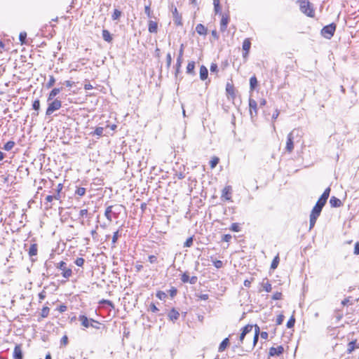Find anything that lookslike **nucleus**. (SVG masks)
<instances>
[{
    "label": "nucleus",
    "instance_id": "60",
    "mask_svg": "<svg viewBox=\"0 0 359 359\" xmlns=\"http://www.w3.org/2000/svg\"><path fill=\"white\" fill-rule=\"evenodd\" d=\"M353 253L355 255H359V241L357 242L355 244V246H354V252Z\"/></svg>",
    "mask_w": 359,
    "mask_h": 359
},
{
    "label": "nucleus",
    "instance_id": "32",
    "mask_svg": "<svg viewBox=\"0 0 359 359\" xmlns=\"http://www.w3.org/2000/svg\"><path fill=\"white\" fill-rule=\"evenodd\" d=\"M214 11L216 14L221 12V7L219 5V0H213Z\"/></svg>",
    "mask_w": 359,
    "mask_h": 359
},
{
    "label": "nucleus",
    "instance_id": "31",
    "mask_svg": "<svg viewBox=\"0 0 359 359\" xmlns=\"http://www.w3.org/2000/svg\"><path fill=\"white\" fill-rule=\"evenodd\" d=\"M257 85V78L253 76L250 79V88L251 90H253Z\"/></svg>",
    "mask_w": 359,
    "mask_h": 359
},
{
    "label": "nucleus",
    "instance_id": "51",
    "mask_svg": "<svg viewBox=\"0 0 359 359\" xmlns=\"http://www.w3.org/2000/svg\"><path fill=\"white\" fill-rule=\"evenodd\" d=\"M284 318L285 316L283 315V314H280L277 316V318H276V324L277 325H280L283 323V320H284Z\"/></svg>",
    "mask_w": 359,
    "mask_h": 359
},
{
    "label": "nucleus",
    "instance_id": "16",
    "mask_svg": "<svg viewBox=\"0 0 359 359\" xmlns=\"http://www.w3.org/2000/svg\"><path fill=\"white\" fill-rule=\"evenodd\" d=\"M249 107L250 111V114L252 116V111H255V114H257V102L252 99H249Z\"/></svg>",
    "mask_w": 359,
    "mask_h": 359
},
{
    "label": "nucleus",
    "instance_id": "30",
    "mask_svg": "<svg viewBox=\"0 0 359 359\" xmlns=\"http://www.w3.org/2000/svg\"><path fill=\"white\" fill-rule=\"evenodd\" d=\"M112 208L113 206L112 205H110L109 207H107L105 210V212H104V216L106 217V218L109 221V222H111L112 219H111V214L112 213Z\"/></svg>",
    "mask_w": 359,
    "mask_h": 359
},
{
    "label": "nucleus",
    "instance_id": "20",
    "mask_svg": "<svg viewBox=\"0 0 359 359\" xmlns=\"http://www.w3.org/2000/svg\"><path fill=\"white\" fill-rule=\"evenodd\" d=\"M196 32L200 35H206L207 28L202 24H198L196 27Z\"/></svg>",
    "mask_w": 359,
    "mask_h": 359
},
{
    "label": "nucleus",
    "instance_id": "62",
    "mask_svg": "<svg viewBox=\"0 0 359 359\" xmlns=\"http://www.w3.org/2000/svg\"><path fill=\"white\" fill-rule=\"evenodd\" d=\"M87 215H88L87 209H82L79 212V215L82 217L87 216Z\"/></svg>",
    "mask_w": 359,
    "mask_h": 359
},
{
    "label": "nucleus",
    "instance_id": "45",
    "mask_svg": "<svg viewBox=\"0 0 359 359\" xmlns=\"http://www.w3.org/2000/svg\"><path fill=\"white\" fill-rule=\"evenodd\" d=\"M144 13L147 15L148 18H152V12L150 8V6H145L144 7Z\"/></svg>",
    "mask_w": 359,
    "mask_h": 359
},
{
    "label": "nucleus",
    "instance_id": "3",
    "mask_svg": "<svg viewBox=\"0 0 359 359\" xmlns=\"http://www.w3.org/2000/svg\"><path fill=\"white\" fill-rule=\"evenodd\" d=\"M300 11L309 17H313L315 12L312 4L308 0H298Z\"/></svg>",
    "mask_w": 359,
    "mask_h": 359
},
{
    "label": "nucleus",
    "instance_id": "18",
    "mask_svg": "<svg viewBox=\"0 0 359 359\" xmlns=\"http://www.w3.org/2000/svg\"><path fill=\"white\" fill-rule=\"evenodd\" d=\"M330 204L332 208H338L341 205V201L335 196H332L330 200Z\"/></svg>",
    "mask_w": 359,
    "mask_h": 359
},
{
    "label": "nucleus",
    "instance_id": "44",
    "mask_svg": "<svg viewBox=\"0 0 359 359\" xmlns=\"http://www.w3.org/2000/svg\"><path fill=\"white\" fill-rule=\"evenodd\" d=\"M294 323H295V318H294V316H292L289 320L287 321V327L288 328H292L294 327Z\"/></svg>",
    "mask_w": 359,
    "mask_h": 359
},
{
    "label": "nucleus",
    "instance_id": "27",
    "mask_svg": "<svg viewBox=\"0 0 359 359\" xmlns=\"http://www.w3.org/2000/svg\"><path fill=\"white\" fill-rule=\"evenodd\" d=\"M262 286L263 287V289L266 292H269L271 291V289H272L271 285L267 279L263 280V282L262 283Z\"/></svg>",
    "mask_w": 359,
    "mask_h": 359
},
{
    "label": "nucleus",
    "instance_id": "36",
    "mask_svg": "<svg viewBox=\"0 0 359 359\" xmlns=\"http://www.w3.org/2000/svg\"><path fill=\"white\" fill-rule=\"evenodd\" d=\"M278 263H279V257H278V255H277L273 259L271 265V268L273 269H276L278 265Z\"/></svg>",
    "mask_w": 359,
    "mask_h": 359
},
{
    "label": "nucleus",
    "instance_id": "34",
    "mask_svg": "<svg viewBox=\"0 0 359 359\" xmlns=\"http://www.w3.org/2000/svg\"><path fill=\"white\" fill-rule=\"evenodd\" d=\"M55 83V79L54 76H49V81L46 83V87L47 88H50L51 87L53 86Z\"/></svg>",
    "mask_w": 359,
    "mask_h": 359
},
{
    "label": "nucleus",
    "instance_id": "47",
    "mask_svg": "<svg viewBox=\"0 0 359 359\" xmlns=\"http://www.w3.org/2000/svg\"><path fill=\"white\" fill-rule=\"evenodd\" d=\"M85 262V260L84 259H83L82 257H78L74 263L78 266H82L83 265Z\"/></svg>",
    "mask_w": 359,
    "mask_h": 359
},
{
    "label": "nucleus",
    "instance_id": "54",
    "mask_svg": "<svg viewBox=\"0 0 359 359\" xmlns=\"http://www.w3.org/2000/svg\"><path fill=\"white\" fill-rule=\"evenodd\" d=\"M213 264L217 269H220L223 266V262L220 260H216L213 262Z\"/></svg>",
    "mask_w": 359,
    "mask_h": 359
},
{
    "label": "nucleus",
    "instance_id": "42",
    "mask_svg": "<svg viewBox=\"0 0 359 359\" xmlns=\"http://www.w3.org/2000/svg\"><path fill=\"white\" fill-rule=\"evenodd\" d=\"M189 279H190V277H189V274H188L187 273H184L182 275L181 280H182L184 283H189Z\"/></svg>",
    "mask_w": 359,
    "mask_h": 359
},
{
    "label": "nucleus",
    "instance_id": "29",
    "mask_svg": "<svg viewBox=\"0 0 359 359\" xmlns=\"http://www.w3.org/2000/svg\"><path fill=\"white\" fill-rule=\"evenodd\" d=\"M62 188H63L62 184L60 183V184H57V189L55 190V194H54L55 200H60V198H61L60 192H61Z\"/></svg>",
    "mask_w": 359,
    "mask_h": 359
},
{
    "label": "nucleus",
    "instance_id": "10",
    "mask_svg": "<svg viewBox=\"0 0 359 359\" xmlns=\"http://www.w3.org/2000/svg\"><path fill=\"white\" fill-rule=\"evenodd\" d=\"M171 11H172V18H173L175 24L177 26L182 25V16L178 13L177 8L175 7V8H172Z\"/></svg>",
    "mask_w": 359,
    "mask_h": 359
},
{
    "label": "nucleus",
    "instance_id": "28",
    "mask_svg": "<svg viewBox=\"0 0 359 359\" xmlns=\"http://www.w3.org/2000/svg\"><path fill=\"white\" fill-rule=\"evenodd\" d=\"M195 62L194 61L189 62L187 66V73L192 74L194 73Z\"/></svg>",
    "mask_w": 359,
    "mask_h": 359
},
{
    "label": "nucleus",
    "instance_id": "41",
    "mask_svg": "<svg viewBox=\"0 0 359 359\" xmlns=\"http://www.w3.org/2000/svg\"><path fill=\"white\" fill-rule=\"evenodd\" d=\"M26 37H27V33L25 32H22L20 33L19 39L21 42V44H23L25 43Z\"/></svg>",
    "mask_w": 359,
    "mask_h": 359
},
{
    "label": "nucleus",
    "instance_id": "38",
    "mask_svg": "<svg viewBox=\"0 0 359 359\" xmlns=\"http://www.w3.org/2000/svg\"><path fill=\"white\" fill-rule=\"evenodd\" d=\"M49 311H50V309L47 306H45L41 310V316L43 317V318H46L48 316L49 314Z\"/></svg>",
    "mask_w": 359,
    "mask_h": 359
},
{
    "label": "nucleus",
    "instance_id": "35",
    "mask_svg": "<svg viewBox=\"0 0 359 359\" xmlns=\"http://www.w3.org/2000/svg\"><path fill=\"white\" fill-rule=\"evenodd\" d=\"M121 12L118 9H115L111 15V18L113 20H118V18L121 17Z\"/></svg>",
    "mask_w": 359,
    "mask_h": 359
},
{
    "label": "nucleus",
    "instance_id": "63",
    "mask_svg": "<svg viewBox=\"0 0 359 359\" xmlns=\"http://www.w3.org/2000/svg\"><path fill=\"white\" fill-rule=\"evenodd\" d=\"M169 292H170V294L172 297H175L177 294V289L175 288V287H172L170 290H169Z\"/></svg>",
    "mask_w": 359,
    "mask_h": 359
},
{
    "label": "nucleus",
    "instance_id": "39",
    "mask_svg": "<svg viewBox=\"0 0 359 359\" xmlns=\"http://www.w3.org/2000/svg\"><path fill=\"white\" fill-rule=\"evenodd\" d=\"M219 163V158L217 157H214L210 161V165L212 168H214L217 163Z\"/></svg>",
    "mask_w": 359,
    "mask_h": 359
},
{
    "label": "nucleus",
    "instance_id": "49",
    "mask_svg": "<svg viewBox=\"0 0 359 359\" xmlns=\"http://www.w3.org/2000/svg\"><path fill=\"white\" fill-rule=\"evenodd\" d=\"M32 107L34 110L38 111L40 109V101L39 100H34L32 104Z\"/></svg>",
    "mask_w": 359,
    "mask_h": 359
},
{
    "label": "nucleus",
    "instance_id": "37",
    "mask_svg": "<svg viewBox=\"0 0 359 359\" xmlns=\"http://www.w3.org/2000/svg\"><path fill=\"white\" fill-rule=\"evenodd\" d=\"M75 193L79 196H83L86 194V189L83 187H79L76 189Z\"/></svg>",
    "mask_w": 359,
    "mask_h": 359
},
{
    "label": "nucleus",
    "instance_id": "6",
    "mask_svg": "<svg viewBox=\"0 0 359 359\" xmlns=\"http://www.w3.org/2000/svg\"><path fill=\"white\" fill-rule=\"evenodd\" d=\"M336 30V25L331 23L328 25L325 26L321 30V34L326 39H331Z\"/></svg>",
    "mask_w": 359,
    "mask_h": 359
},
{
    "label": "nucleus",
    "instance_id": "64",
    "mask_svg": "<svg viewBox=\"0 0 359 359\" xmlns=\"http://www.w3.org/2000/svg\"><path fill=\"white\" fill-rule=\"evenodd\" d=\"M231 239V236L230 234H225L223 236L222 241L225 242H229Z\"/></svg>",
    "mask_w": 359,
    "mask_h": 359
},
{
    "label": "nucleus",
    "instance_id": "24",
    "mask_svg": "<svg viewBox=\"0 0 359 359\" xmlns=\"http://www.w3.org/2000/svg\"><path fill=\"white\" fill-rule=\"evenodd\" d=\"M102 38L105 41L109 43L111 42L113 39L110 32L107 29L102 30Z\"/></svg>",
    "mask_w": 359,
    "mask_h": 359
},
{
    "label": "nucleus",
    "instance_id": "46",
    "mask_svg": "<svg viewBox=\"0 0 359 359\" xmlns=\"http://www.w3.org/2000/svg\"><path fill=\"white\" fill-rule=\"evenodd\" d=\"M156 297L159 299L163 300L166 297V294L163 291H158L156 294Z\"/></svg>",
    "mask_w": 359,
    "mask_h": 359
},
{
    "label": "nucleus",
    "instance_id": "43",
    "mask_svg": "<svg viewBox=\"0 0 359 359\" xmlns=\"http://www.w3.org/2000/svg\"><path fill=\"white\" fill-rule=\"evenodd\" d=\"M104 128L102 127H97L93 133L94 135L102 136L103 134Z\"/></svg>",
    "mask_w": 359,
    "mask_h": 359
},
{
    "label": "nucleus",
    "instance_id": "23",
    "mask_svg": "<svg viewBox=\"0 0 359 359\" xmlns=\"http://www.w3.org/2000/svg\"><path fill=\"white\" fill-rule=\"evenodd\" d=\"M229 344V338H225L219 344L218 348L219 352H223Z\"/></svg>",
    "mask_w": 359,
    "mask_h": 359
},
{
    "label": "nucleus",
    "instance_id": "53",
    "mask_svg": "<svg viewBox=\"0 0 359 359\" xmlns=\"http://www.w3.org/2000/svg\"><path fill=\"white\" fill-rule=\"evenodd\" d=\"M281 298H282V293L279 292H276L272 296V299L273 300H279V299H281Z\"/></svg>",
    "mask_w": 359,
    "mask_h": 359
},
{
    "label": "nucleus",
    "instance_id": "26",
    "mask_svg": "<svg viewBox=\"0 0 359 359\" xmlns=\"http://www.w3.org/2000/svg\"><path fill=\"white\" fill-rule=\"evenodd\" d=\"M359 348V344L355 346V341H352L348 344L347 353H351L355 348Z\"/></svg>",
    "mask_w": 359,
    "mask_h": 359
},
{
    "label": "nucleus",
    "instance_id": "5",
    "mask_svg": "<svg viewBox=\"0 0 359 359\" xmlns=\"http://www.w3.org/2000/svg\"><path fill=\"white\" fill-rule=\"evenodd\" d=\"M330 194V188L327 187L324 191V192L323 193L321 196L319 198V199L316 202L314 207L316 208L317 209H320L322 210L323 208L327 203V201L329 198Z\"/></svg>",
    "mask_w": 359,
    "mask_h": 359
},
{
    "label": "nucleus",
    "instance_id": "11",
    "mask_svg": "<svg viewBox=\"0 0 359 359\" xmlns=\"http://www.w3.org/2000/svg\"><path fill=\"white\" fill-rule=\"evenodd\" d=\"M13 356V359H22V351L20 344L15 345Z\"/></svg>",
    "mask_w": 359,
    "mask_h": 359
},
{
    "label": "nucleus",
    "instance_id": "58",
    "mask_svg": "<svg viewBox=\"0 0 359 359\" xmlns=\"http://www.w3.org/2000/svg\"><path fill=\"white\" fill-rule=\"evenodd\" d=\"M148 259L149 262L151 264L156 263L157 262V257L155 255H149Z\"/></svg>",
    "mask_w": 359,
    "mask_h": 359
},
{
    "label": "nucleus",
    "instance_id": "52",
    "mask_svg": "<svg viewBox=\"0 0 359 359\" xmlns=\"http://www.w3.org/2000/svg\"><path fill=\"white\" fill-rule=\"evenodd\" d=\"M68 344V337L67 336L65 335L62 337L60 340V345L65 346Z\"/></svg>",
    "mask_w": 359,
    "mask_h": 359
},
{
    "label": "nucleus",
    "instance_id": "15",
    "mask_svg": "<svg viewBox=\"0 0 359 359\" xmlns=\"http://www.w3.org/2000/svg\"><path fill=\"white\" fill-rule=\"evenodd\" d=\"M148 30L150 33H156L158 31L157 22L153 20H149L148 23Z\"/></svg>",
    "mask_w": 359,
    "mask_h": 359
},
{
    "label": "nucleus",
    "instance_id": "48",
    "mask_svg": "<svg viewBox=\"0 0 359 359\" xmlns=\"http://www.w3.org/2000/svg\"><path fill=\"white\" fill-rule=\"evenodd\" d=\"M192 244H193V238L189 237V238L187 239L186 242L184 243V247L189 248L192 245Z\"/></svg>",
    "mask_w": 359,
    "mask_h": 359
},
{
    "label": "nucleus",
    "instance_id": "56",
    "mask_svg": "<svg viewBox=\"0 0 359 359\" xmlns=\"http://www.w3.org/2000/svg\"><path fill=\"white\" fill-rule=\"evenodd\" d=\"M181 63H182V58H178L177 57V64H176V74H177L180 71V68L181 67Z\"/></svg>",
    "mask_w": 359,
    "mask_h": 359
},
{
    "label": "nucleus",
    "instance_id": "57",
    "mask_svg": "<svg viewBox=\"0 0 359 359\" xmlns=\"http://www.w3.org/2000/svg\"><path fill=\"white\" fill-rule=\"evenodd\" d=\"M171 62H172L171 55H170V53H168L166 55V62H167V66L168 67L170 66Z\"/></svg>",
    "mask_w": 359,
    "mask_h": 359
},
{
    "label": "nucleus",
    "instance_id": "59",
    "mask_svg": "<svg viewBox=\"0 0 359 359\" xmlns=\"http://www.w3.org/2000/svg\"><path fill=\"white\" fill-rule=\"evenodd\" d=\"M210 70L211 72H217V65L215 63H212L210 65Z\"/></svg>",
    "mask_w": 359,
    "mask_h": 359
},
{
    "label": "nucleus",
    "instance_id": "8",
    "mask_svg": "<svg viewBox=\"0 0 359 359\" xmlns=\"http://www.w3.org/2000/svg\"><path fill=\"white\" fill-rule=\"evenodd\" d=\"M57 269L62 271V276L65 278H69L72 275V271L71 269L67 268V264L61 261L57 264Z\"/></svg>",
    "mask_w": 359,
    "mask_h": 359
},
{
    "label": "nucleus",
    "instance_id": "12",
    "mask_svg": "<svg viewBox=\"0 0 359 359\" xmlns=\"http://www.w3.org/2000/svg\"><path fill=\"white\" fill-rule=\"evenodd\" d=\"M62 90V88H53L49 93L48 96V99H47V102H50L51 100H55V97L56 95H57L60 91Z\"/></svg>",
    "mask_w": 359,
    "mask_h": 359
},
{
    "label": "nucleus",
    "instance_id": "17",
    "mask_svg": "<svg viewBox=\"0 0 359 359\" xmlns=\"http://www.w3.org/2000/svg\"><path fill=\"white\" fill-rule=\"evenodd\" d=\"M226 93L231 97V98L235 97V96H236L235 89H234V86L232 83H226Z\"/></svg>",
    "mask_w": 359,
    "mask_h": 359
},
{
    "label": "nucleus",
    "instance_id": "2",
    "mask_svg": "<svg viewBox=\"0 0 359 359\" xmlns=\"http://www.w3.org/2000/svg\"><path fill=\"white\" fill-rule=\"evenodd\" d=\"M79 320L80 321L81 325L85 328L93 327L96 330H100L101 328V323L93 320V318H88L84 315H80L79 316Z\"/></svg>",
    "mask_w": 359,
    "mask_h": 359
},
{
    "label": "nucleus",
    "instance_id": "55",
    "mask_svg": "<svg viewBox=\"0 0 359 359\" xmlns=\"http://www.w3.org/2000/svg\"><path fill=\"white\" fill-rule=\"evenodd\" d=\"M118 236H119V235H118V231L114 233V235L112 236V243L113 244H115L117 242Z\"/></svg>",
    "mask_w": 359,
    "mask_h": 359
},
{
    "label": "nucleus",
    "instance_id": "61",
    "mask_svg": "<svg viewBox=\"0 0 359 359\" xmlns=\"http://www.w3.org/2000/svg\"><path fill=\"white\" fill-rule=\"evenodd\" d=\"M100 304H104L110 306L111 307H114L113 303L109 300L103 299L100 302Z\"/></svg>",
    "mask_w": 359,
    "mask_h": 359
},
{
    "label": "nucleus",
    "instance_id": "1",
    "mask_svg": "<svg viewBox=\"0 0 359 359\" xmlns=\"http://www.w3.org/2000/svg\"><path fill=\"white\" fill-rule=\"evenodd\" d=\"M302 137L301 131L299 129L292 130L287 137L285 151L288 153L292 152L294 149V142L299 141Z\"/></svg>",
    "mask_w": 359,
    "mask_h": 359
},
{
    "label": "nucleus",
    "instance_id": "50",
    "mask_svg": "<svg viewBox=\"0 0 359 359\" xmlns=\"http://www.w3.org/2000/svg\"><path fill=\"white\" fill-rule=\"evenodd\" d=\"M230 229L235 232H238L240 231V227L238 226V224L237 223H233L230 227Z\"/></svg>",
    "mask_w": 359,
    "mask_h": 359
},
{
    "label": "nucleus",
    "instance_id": "9",
    "mask_svg": "<svg viewBox=\"0 0 359 359\" xmlns=\"http://www.w3.org/2000/svg\"><path fill=\"white\" fill-rule=\"evenodd\" d=\"M284 348L283 346H278L277 347H271L269 348V356L274 357V356H279L281 354L283 353Z\"/></svg>",
    "mask_w": 359,
    "mask_h": 359
},
{
    "label": "nucleus",
    "instance_id": "22",
    "mask_svg": "<svg viewBox=\"0 0 359 359\" xmlns=\"http://www.w3.org/2000/svg\"><path fill=\"white\" fill-rule=\"evenodd\" d=\"M208 75V69L205 66L202 65L200 68V79L202 81H204L207 79Z\"/></svg>",
    "mask_w": 359,
    "mask_h": 359
},
{
    "label": "nucleus",
    "instance_id": "40",
    "mask_svg": "<svg viewBox=\"0 0 359 359\" xmlns=\"http://www.w3.org/2000/svg\"><path fill=\"white\" fill-rule=\"evenodd\" d=\"M253 326L251 325H245L242 330V332L247 334L248 333L250 332L252 330Z\"/></svg>",
    "mask_w": 359,
    "mask_h": 359
},
{
    "label": "nucleus",
    "instance_id": "25",
    "mask_svg": "<svg viewBox=\"0 0 359 359\" xmlns=\"http://www.w3.org/2000/svg\"><path fill=\"white\" fill-rule=\"evenodd\" d=\"M38 246L36 243L32 244L28 250V254L30 257L37 255Z\"/></svg>",
    "mask_w": 359,
    "mask_h": 359
},
{
    "label": "nucleus",
    "instance_id": "4",
    "mask_svg": "<svg viewBox=\"0 0 359 359\" xmlns=\"http://www.w3.org/2000/svg\"><path fill=\"white\" fill-rule=\"evenodd\" d=\"M62 107V102L60 100L55 99L48 102V106L46 111V116H50L54 111L60 109Z\"/></svg>",
    "mask_w": 359,
    "mask_h": 359
},
{
    "label": "nucleus",
    "instance_id": "33",
    "mask_svg": "<svg viewBox=\"0 0 359 359\" xmlns=\"http://www.w3.org/2000/svg\"><path fill=\"white\" fill-rule=\"evenodd\" d=\"M14 146L15 142L13 141H8L4 144V149L6 151H10L13 148Z\"/></svg>",
    "mask_w": 359,
    "mask_h": 359
},
{
    "label": "nucleus",
    "instance_id": "7",
    "mask_svg": "<svg viewBox=\"0 0 359 359\" xmlns=\"http://www.w3.org/2000/svg\"><path fill=\"white\" fill-rule=\"evenodd\" d=\"M321 210L317 209L316 208L313 207L311 212L310 214V219H309V229H311L316 222V220L318 217L320 216Z\"/></svg>",
    "mask_w": 359,
    "mask_h": 359
},
{
    "label": "nucleus",
    "instance_id": "13",
    "mask_svg": "<svg viewBox=\"0 0 359 359\" xmlns=\"http://www.w3.org/2000/svg\"><path fill=\"white\" fill-rule=\"evenodd\" d=\"M250 46H251V42H250V39H245L243 43V50L245 51V53H243L244 57H245L248 55L249 50L250 49Z\"/></svg>",
    "mask_w": 359,
    "mask_h": 359
},
{
    "label": "nucleus",
    "instance_id": "19",
    "mask_svg": "<svg viewBox=\"0 0 359 359\" xmlns=\"http://www.w3.org/2000/svg\"><path fill=\"white\" fill-rule=\"evenodd\" d=\"M169 319L172 321H175L176 320L178 319L179 316H180V313L179 312L175 310V309H172L169 313H168V315Z\"/></svg>",
    "mask_w": 359,
    "mask_h": 359
},
{
    "label": "nucleus",
    "instance_id": "14",
    "mask_svg": "<svg viewBox=\"0 0 359 359\" xmlns=\"http://www.w3.org/2000/svg\"><path fill=\"white\" fill-rule=\"evenodd\" d=\"M229 19L228 15H222L221 22H220V30L222 32L226 31V29L227 28L228 23H229Z\"/></svg>",
    "mask_w": 359,
    "mask_h": 359
},
{
    "label": "nucleus",
    "instance_id": "21",
    "mask_svg": "<svg viewBox=\"0 0 359 359\" xmlns=\"http://www.w3.org/2000/svg\"><path fill=\"white\" fill-rule=\"evenodd\" d=\"M231 187H226L223 189L222 193V198H225V200H230L231 196Z\"/></svg>",
    "mask_w": 359,
    "mask_h": 359
}]
</instances>
